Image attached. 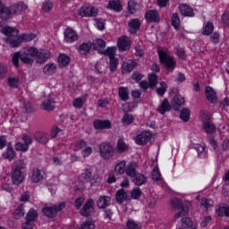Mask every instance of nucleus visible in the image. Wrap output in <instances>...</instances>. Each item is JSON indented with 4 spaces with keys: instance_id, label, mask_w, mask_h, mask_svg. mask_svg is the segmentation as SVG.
Returning a JSON list of instances; mask_svg holds the SVG:
<instances>
[{
    "instance_id": "nucleus-48",
    "label": "nucleus",
    "mask_w": 229,
    "mask_h": 229,
    "mask_svg": "<svg viewBox=\"0 0 229 229\" xmlns=\"http://www.w3.org/2000/svg\"><path fill=\"white\" fill-rule=\"evenodd\" d=\"M38 216V215L37 214V210L30 209L26 216V221H29L30 223H33Z\"/></svg>"
},
{
    "instance_id": "nucleus-38",
    "label": "nucleus",
    "mask_w": 229,
    "mask_h": 229,
    "mask_svg": "<svg viewBox=\"0 0 229 229\" xmlns=\"http://www.w3.org/2000/svg\"><path fill=\"white\" fill-rule=\"evenodd\" d=\"M44 74H47V76H49L51 74H55L56 72V64H47L43 68Z\"/></svg>"
},
{
    "instance_id": "nucleus-12",
    "label": "nucleus",
    "mask_w": 229,
    "mask_h": 229,
    "mask_svg": "<svg viewBox=\"0 0 229 229\" xmlns=\"http://www.w3.org/2000/svg\"><path fill=\"white\" fill-rule=\"evenodd\" d=\"M140 26H142V22L139 18L131 19L128 22L129 33L131 35H137V31L140 30Z\"/></svg>"
},
{
    "instance_id": "nucleus-4",
    "label": "nucleus",
    "mask_w": 229,
    "mask_h": 229,
    "mask_svg": "<svg viewBox=\"0 0 229 229\" xmlns=\"http://www.w3.org/2000/svg\"><path fill=\"white\" fill-rule=\"evenodd\" d=\"M158 56L161 64H165L167 72H173L176 68V61H174V58L170 56V55L164 50L158 51Z\"/></svg>"
},
{
    "instance_id": "nucleus-49",
    "label": "nucleus",
    "mask_w": 229,
    "mask_h": 229,
    "mask_svg": "<svg viewBox=\"0 0 229 229\" xmlns=\"http://www.w3.org/2000/svg\"><path fill=\"white\" fill-rule=\"evenodd\" d=\"M100 55H106V56H108V58H115V48L114 47H107L106 50L104 48L103 51H101Z\"/></svg>"
},
{
    "instance_id": "nucleus-56",
    "label": "nucleus",
    "mask_w": 229,
    "mask_h": 229,
    "mask_svg": "<svg viewBox=\"0 0 229 229\" xmlns=\"http://www.w3.org/2000/svg\"><path fill=\"white\" fill-rule=\"evenodd\" d=\"M221 24L224 28H229V12H225L222 14Z\"/></svg>"
},
{
    "instance_id": "nucleus-60",
    "label": "nucleus",
    "mask_w": 229,
    "mask_h": 229,
    "mask_svg": "<svg viewBox=\"0 0 229 229\" xmlns=\"http://www.w3.org/2000/svg\"><path fill=\"white\" fill-rule=\"evenodd\" d=\"M98 74H105L106 72V66L101 62H98L95 65Z\"/></svg>"
},
{
    "instance_id": "nucleus-19",
    "label": "nucleus",
    "mask_w": 229,
    "mask_h": 229,
    "mask_svg": "<svg viewBox=\"0 0 229 229\" xmlns=\"http://www.w3.org/2000/svg\"><path fill=\"white\" fill-rule=\"evenodd\" d=\"M179 11L184 17H194V9L186 4H181L179 5Z\"/></svg>"
},
{
    "instance_id": "nucleus-55",
    "label": "nucleus",
    "mask_w": 229,
    "mask_h": 229,
    "mask_svg": "<svg viewBox=\"0 0 229 229\" xmlns=\"http://www.w3.org/2000/svg\"><path fill=\"white\" fill-rule=\"evenodd\" d=\"M212 31H214V24L210 21H208L204 27L202 34L208 36L212 33Z\"/></svg>"
},
{
    "instance_id": "nucleus-54",
    "label": "nucleus",
    "mask_w": 229,
    "mask_h": 229,
    "mask_svg": "<svg viewBox=\"0 0 229 229\" xmlns=\"http://www.w3.org/2000/svg\"><path fill=\"white\" fill-rule=\"evenodd\" d=\"M96 225L92 220H88L81 224L79 229H95Z\"/></svg>"
},
{
    "instance_id": "nucleus-11",
    "label": "nucleus",
    "mask_w": 229,
    "mask_h": 229,
    "mask_svg": "<svg viewBox=\"0 0 229 229\" xmlns=\"http://www.w3.org/2000/svg\"><path fill=\"white\" fill-rule=\"evenodd\" d=\"M91 212H94V199H89L81 209L80 214L83 216V217H89Z\"/></svg>"
},
{
    "instance_id": "nucleus-58",
    "label": "nucleus",
    "mask_w": 229,
    "mask_h": 229,
    "mask_svg": "<svg viewBox=\"0 0 229 229\" xmlns=\"http://www.w3.org/2000/svg\"><path fill=\"white\" fill-rule=\"evenodd\" d=\"M15 149L16 151H22L23 153L28 151V149H30V147L22 142H17L15 144Z\"/></svg>"
},
{
    "instance_id": "nucleus-29",
    "label": "nucleus",
    "mask_w": 229,
    "mask_h": 229,
    "mask_svg": "<svg viewBox=\"0 0 229 229\" xmlns=\"http://www.w3.org/2000/svg\"><path fill=\"white\" fill-rule=\"evenodd\" d=\"M139 65V63H137L134 60H128L127 62L123 64V70L125 71V72H131V71H133V69H135V67H137Z\"/></svg>"
},
{
    "instance_id": "nucleus-22",
    "label": "nucleus",
    "mask_w": 229,
    "mask_h": 229,
    "mask_svg": "<svg viewBox=\"0 0 229 229\" xmlns=\"http://www.w3.org/2000/svg\"><path fill=\"white\" fill-rule=\"evenodd\" d=\"M185 105V98L182 95H175L172 100V106L174 110H180V106Z\"/></svg>"
},
{
    "instance_id": "nucleus-23",
    "label": "nucleus",
    "mask_w": 229,
    "mask_h": 229,
    "mask_svg": "<svg viewBox=\"0 0 229 229\" xmlns=\"http://www.w3.org/2000/svg\"><path fill=\"white\" fill-rule=\"evenodd\" d=\"M171 108H173V106H171V103H169L167 98H165L163 99L161 105L157 107V112L161 114V115H164L165 112H171Z\"/></svg>"
},
{
    "instance_id": "nucleus-50",
    "label": "nucleus",
    "mask_w": 229,
    "mask_h": 229,
    "mask_svg": "<svg viewBox=\"0 0 229 229\" xmlns=\"http://www.w3.org/2000/svg\"><path fill=\"white\" fill-rule=\"evenodd\" d=\"M109 69L112 72L117 71V65H119V60L116 57H112L109 59Z\"/></svg>"
},
{
    "instance_id": "nucleus-40",
    "label": "nucleus",
    "mask_w": 229,
    "mask_h": 229,
    "mask_svg": "<svg viewBox=\"0 0 229 229\" xmlns=\"http://www.w3.org/2000/svg\"><path fill=\"white\" fill-rule=\"evenodd\" d=\"M182 225L179 229H191L194 228V225L192 224V220L189 217H183L181 219Z\"/></svg>"
},
{
    "instance_id": "nucleus-7",
    "label": "nucleus",
    "mask_w": 229,
    "mask_h": 229,
    "mask_svg": "<svg viewBox=\"0 0 229 229\" xmlns=\"http://www.w3.org/2000/svg\"><path fill=\"white\" fill-rule=\"evenodd\" d=\"M171 205L173 208H174L175 210H179V212L174 215V219H180V217H184V216H187V214H189V208L186 206H183L182 200L178 199H173L171 200Z\"/></svg>"
},
{
    "instance_id": "nucleus-51",
    "label": "nucleus",
    "mask_w": 229,
    "mask_h": 229,
    "mask_svg": "<svg viewBox=\"0 0 229 229\" xmlns=\"http://www.w3.org/2000/svg\"><path fill=\"white\" fill-rule=\"evenodd\" d=\"M152 180L155 182H160L162 180V175L160 174V170L158 169V166L154 167L152 174Z\"/></svg>"
},
{
    "instance_id": "nucleus-6",
    "label": "nucleus",
    "mask_w": 229,
    "mask_h": 229,
    "mask_svg": "<svg viewBox=\"0 0 229 229\" xmlns=\"http://www.w3.org/2000/svg\"><path fill=\"white\" fill-rule=\"evenodd\" d=\"M64 208H65V202H61L58 205L43 208L42 212L46 217L53 219L56 217L58 212H61V210H64Z\"/></svg>"
},
{
    "instance_id": "nucleus-15",
    "label": "nucleus",
    "mask_w": 229,
    "mask_h": 229,
    "mask_svg": "<svg viewBox=\"0 0 229 229\" xmlns=\"http://www.w3.org/2000/svg\"><path fill=\"white\" fill-rule=\"evenodd\" d=\"M95 130H110L112 128V123L110 120H99L97 119L93 122Z\"/></svg>"
},
{
    "instance_id": "nucleus-5",
    "label": "nucleus",
    "mask_w": 229,
    "mask_h": 229,
    "mask_svg": "<svg viewBox=\"0 0 229 229\" xmlns=\"http://www.w3.org/2000/svg\"><path fill=\"white\" fill-rule=\"evenodd\" d=\"M98 150L100 153V157L104 160H110L111 158H114V155L115 154V151L114 149V147L110 142H102L98 146Z\"/></svg>"
},
{
    "instance_id": "nucleus-1",
    "label": "nucleus",
    "mask_w": 229,
    "mask_h": 229,
    "mask_svg": "<svg viewBox=\"0 0 229 229\" xmlns=\"http://www.w3.org/2000/svg\"><path fill=\"white\" fill-rule=\"evenodd\" d=\"M0 31L7 37L5 42L10 47H19L22 42H31L37 38L34 33H23L19 36V30L10 26L2 28Z\"/></svg>"
},
{
    "instance_id": "nucleus-32",
    "label": "nucleus",
    "mask_w": 229,
    "mask_h": 229,
    "mask_svg": "<svg viewBox=\"0 0 229 229\" xmlns=\"http://www.w3.org/2000/svg\"><path fill=\"white\" fill-rule=\"evenodd\" d=\"M202 128L206 133H216V125L209 120L203 122Z\"/></svg>"
},
{
    "instance_id": "nucleus-43",
    "label": "nucleus",
    "mask_w": 229,
    "mask_h": 229,
    "mask_svg": "<svg viewBox=\"0 0 229 229\" xmlns=\"http://www.w3.org/2000/svg\"><path fill=\"white\" fill-rule=\"evenodd\" d=\"M4 158L5 160H13L15 158V150H13V148L12 146H8L5 153L4 154Z\"/></svg>"
},
{
    "instance_id": "nucleus-46",
    "label": "nucleus",
    "mask_w": 229,
    "mask_h": 229,
    "mask_svg": "<svg viewBox=\"0 0 229 229\" xmlns=\"http://www.w3.org/2000/svg\"><path fill=\"white\" fill-rule=\"evenodd\" d=\"M171 22L174 30H180V16L178 15L177 13L172 14Z\"/></svg>"
},
{
    "instance_id": "nucleus-52",
    "label": "nucleus",
    "mask_w": 229,
    "mask_h": 229,
    "mask_svg": "<svg viewBox=\"0 0 229 229\" xmlns=\"http://www.w3.org/2000/svg\"><path fill=\"white\" fill-rule=\"evenodd\" d=\"M116 149L118 153H124L128 149V146L124 143L123 140H119L116 145Z\"/></svg>"
},
{
    "instance_id": "nucleus-30",
    "label": "nucleus",
    "mask_w": 229,
    "mask_h": 229,
    "mask_svg": "<svg viewBox=\"0 0 229 229\" xmlns=\"http://www.w3.org/2000/svg\"><path fill=\"white\" fill-rule=\"evenodd\" d=\"M77 49L80 55H87L90 53V49H92V43H82L78 47Z\"/></svg>"
},
{
    "instance_id": "nucleus-57",
    "label": "nucleus",
    "mask_w": 229,
    "mask_h": 229,
    "mask_svg": "<svg viewBox=\"0 0 229 229\" xmlns=\"http://www.w3.org/2000/svg\"><path fill=\"white\" fill-rule=\"evenodd\" d=\"M212 206V201L208 199H202L200 202V207L202 210H208Z\"/></svg>"
},
{
    "instance_id": "nucleus-16",
    "label": "nucleus",
    "mask_w": 229,
    "mask_h": 229,
    "mask_svg": "<svg viewBox=\"0 0 229 229\" xmlns=\"http://www.w3.org/2000/svg\"><path fill=\"white\" fill-rule=\"evenodd\" d=\"M147 22H160V14L157 10H148L145 13Z\"/></svg>"
},
{
    "instance_id": "nucleus-36",
    "label": "nucleus",
    "mask_w": 229,
    "mask_h": 229,
    "mask_svg": "<svg viewBox=\"0 0 229 229\" xmlns=\"http://www.w3.org/2000/svg\"><path fill=\"white\" fill-rule=\"evenodd\" d=\"M115 174H124L126 173V161L123 160L114 165Z\"/></svg>"
},
{
    "instance_id": "nucleus-44",
    "label": "nucleus",
    "mask_w": 229,
    "mask_h": 229,
    "mask_svg": "<svg viewBox=\"0 0 229 229\" xmlns=\"http://www.w3.org/2000/svg\"><path fill=\"white\" fill-rule=\"evenodd\" d=\"M180 119L183 121V123H189V119H191V109L183 108L180 114Z\"/></svg>"
},
{
    "instance_id": "nucleus-39",
    "label": "nucleus",
    "mask_w": 229,
    "mask_h": 229,
    "mask_svg": "<svg viewBox=\"0 0 229 229\" xmlns=\"http://www.w3.org/2000/svg\"><path fill=\"white\" fill-rule=\"evenodd\" d=\"M70 62H71V58L69 57V55L65 54H61L58 57L59 67H65L69 65Z\"/></svg>"
},
{
    "instance_id": "nucleus-64",
    "label": "nucleus",
    "mask_w": 229,
    "mask_h": 229,
    "mask_svg": "<svg viewBox=\"0 0 229 229\" xmlns=\"http://www.w3.org/2000/svg\"><path fill=\"white\" fill-rule=\"evenodd\" d=\"M128 11L131 13H135V12H137V4L135 3V1L130 0L128 2Z\"/></svg>"
},
{
    "instance_id": "nucleus-33",
    "label": "nucleus",
    "mask_w": 229,
    "mask_h": 229,
    "mask_svg": "<svg viewBox=\"0 0 229 229\" xmlns=\"http://www.w3.org/2000/svg\"><path fill=\"white\" fill-rule=\"evenodd\" d=\"M117 203H123V201L130 200V198H128V193H126V191L124 189H121L116 192L115 195Z\"/></svg>"
},
{
    "instance_id": "nucleus-18",
    "label": "nucleus",
    "mask_w": 229,
    "mask_h": 229,
    "mask_svg": "<svg viewBox=\"0 0 229 229\" xmlns=\"http://www.w3.org/2000/svg\"><path fill=\"white\" fill-rule=\"evenodd\" d=\"M205 96L209 103H216L217 94L216 93V90L213 89L212 87L208 86L206 88Z\"/></svg>"
},
{
    "instance_id": "nucleus-21",
    "label": "nucleus",
    "mask_w": 229,
    "mask_h": 229,
    "mask_svg": "<svg viewBox=\"0 0 229 229\" xmlns=\"http://www.w3.org/2000/svg\"><path fill=\"white\" fill-rule=\"evenodd\" d=\"M139 167V165L137 162H131L125 168V173L127 176H130V178H133L139 172H137V168Z\"/></svg>"
},
{
    "instance_id": "nucleus-13",
    "label": "nucleus",
    "mask_w": 229,
    "mask_h": 229,
    "mask_svg": "<svg viewBox=\"0 0 229 229\" xmlns=\"http://www.w3.org/2000/svg\"><path fill=\"white\" fill-rule=\"evenodd\" d=\"M151 140V132L149 131H143L140 134H138L135 138V142L139 146H144L148 144Z\"/></svg>"
},
{
    "instance_id": "nucleus-62",
    "label": "nucleus",
    "mask_w": 229,
    "mask_h": 229,
    "mask_svg": "<svg viewBox=\"0 0 229 229\" xmlns=\"http://www.w3.org/2000/svg\"><path fill=\"white\" fill-rule=\"evenodd\" d=\"M142 196V191L140 188H134L131 191V198L132 199H139Z\"/></svg>"
},
{
    "instance_id": "nucleus-34",
    "label": "nucleus",
    "mask_w": 229,
    "mask_h": 229,
    "mask_svg": "<svg viewBox=\"0 0 229 229\" xmlns=\"http://www.w3.org/2000/svg\"><path fill=\"white\" fill-rule=\"evenodd\" d=\"M118 96L121 101H128L130 99V91H128V88L120 87L118 89Z\"/></svg>"
},
{
    "instance_id": "nucleus-26",
    "label": "nucleus",
    "mask_w": 229,
    "mask_h": 229,
    "mask_svg": "<svg viewBox=\"0 0 229 229\" xmlns=\"http://www.w3.org/2000/svg\"><path fill=\"white\" fill-rule=\"evenodd\" d=\"M44 180V172H42L38 168H35L32 171V175H31V182L33 183H38V182H42Z\"/></svg>"
},
{
    "instance_id": "nucleus-35",
    "label": "nucleus",
    "mask_w": 229,
    "mask_h": 229,
    "mask_svg": "<svg viewBox=\"0 0 229 229\" xmlns=\"http://www.w3.org/2000/svg\"><path fill=\"white\" fill-rule=\"evenodd\" d=\"M35 139L38 144H47L49 142V136L43 132H36Z\"/></svg>"
},
{
    "instance_id": "nucleus-24",
    "label": "nucleus",
    "mask_w": 229,
    "mask_h": 229,
    "mask_svg": "<svg viewBox=\"0 0 229 229\" xmlns=\"http://www.w3.org/2000/svg\"><path fill=\"white\" fill-rule=\"evenodd\" d=\"M132 182L138 187H140V185H146L148 183V177L144 174L138 173L132 177Z\"/></svg>"
},
{
    "instance_id": "nucleus-27",
    "label": "nucleus",
    "mask_w": 229,
    "mask_h": 229,
    "mask_svg": "<svg viewBox=\"0 0 229 229\" xmlns=\"http://www.w3.org/2000/svg\"><path fill=\"white\" fill-rule=\"evenodd\" d=\"M92 47L95 49V51H98V53L101 55V51L105 50V47H106V42L101 38H97L93 41Z\"/></svg>"
},
{
    "instance_id": "nucleus-28",
    "label": "nucleus",
    "mask_w": 229,
    "mask_h": 229,
    "mask_svg": "<svg viewBox=\"0 0 229 229\" xmlns=\"http://www.w3.org/2000/svg\"><path fill=\"white\" fill-rule=\"evenodd\" d=\"M25 10H28V5L22 2L11 5V12L13 13V15L15 13H21V12H24Z\"/></svg>"
},
{
    "instance_id": "nucleus-9",
    "label": "nucleus",
    "mask_w": 229,
    "mask_h": 229,
    "mask_svg": "<svg viewBox=\"0 0 229 229\" xmlns=\"http://www.w3.org/2000/svg\"><path fill=\"white\" fill-rule=\"evenodd\" d=\"M98 10L96 7L90 5H84L79 11L81 17H96L98 13Z\"/></svg>"
},
{
    "instance_id": "nucleus-20",
    "label": "nucleus",
    "mask_w": 229,
    "mask_h": 229,
    "mask_svg": "<svg viewBox=\"0 0 229 229\" xmlns=\"http://www.w3.org/2000/svg\"><path fill=\"white\" fill-rule=\"evenodd\" d=\"M117 47L121 51H128L130 49V38L126 36L119 38Z\"/></svg>"
},
{
    "instance_id": "nucleus-42",
    "label": "nucleus",
    "mask_w": 229,
    "mask_h": 229,
    "mask_svg": "<svg viewBox=\"0 0 229 229\" xmlns=\"http://www.w3.org/2000/svg\"><path fill=\"white\" fill-rule=\"evenodd\" d=\"M195 149L199 158H207V148H205V146L197 144L195 145Z\"/></svg>"
},
{
    "instance_id": "nucleus-10",
    "label": "nucleus",
    "mask_w": 229,
    "mask_h": 229,
    "mask_svg": "<svg viewBox=\"0 0 229 229\" xmlns=\"http://www.w3.org/2000/svg\"><path fill=\"white\" fill-rule=\"evenodd\" d=\"M64 35V41L67 44H72V42H76L78 38H80V37L78 36V32H76V30L71 28L65 29Z\"/></svg>"
},
{
    "instance_id": "nucleus-59",
    "label": "nucleus",
    "mask_w": 229,
    "mask_h": 229,
    "mask_svg": "<svg viewBox=\"0 0 229 229\" xmlns=\"http://www.w3.org/2000/svg\"><path fill=\"white\" fill-rule=\"evenodd\" d=\"M8 74V67L0 63V80H4Z\"/></svg>"
},
{
    "instance_id": "nucleus-2",
    "label": "nucleus",
    "mask_w": 229,
    "mask_h": 229,
    "mask_svg": "<svg viewBox=\"0 0 229 229\" xmlns=\"http://www.w3.org/2000/svg\"><path fill=\"white\" fill-rule=\"evenodd\" d=\"M36 53L37 47H30L21 54V52L14 53L12 62L15 67H19V60H21L22 64H29L31 65V64H33V59L35 58Z\"/></svg>"
},
{
    "instance_id": "nucleus-31",
    "label": "nucleus",
    "mask_w": 229,
    "mask_h": 229,
    "mask_svg": "<svg viewBox=\"0 0 229 229\" xmlns=\"http://www.w3.org/2000/svg\"><path fill=\"white\" fill-rule=\"evenodd\" d=\"M106 8L108 10H114V12H121L123 10V5L119 0H110Z\"/></svg>"
},
{
    "instance_id": "nucleus-17",
    "label": "nucleus",
    "mask_w": 229,
    "mask_h": 229,
    "mask_svg": "<svg viewBox=\"0 0 229 229\" xmlns=\"http://www.w3.org/2000/svg\"><path fill=\"white\" fill-rule=\"evenodd\" d=\"M55 104L56 102H55V100L51 98H45L41 103V108L46 112H53V110L56 108Z\"/></svg>"
},
{
    "instance_id": "nucleus-53",
    "label": "nucleus",
    "mask_w": 229,
    "mask_h": 229,
    "mask_svg": "<svg viewBox=\"0 0 229 229\" xmlns=\"http://www.w3.org/2000/svg\"><path fill=\"white\" fill-rule=\"evenodd\" d=\"M7 81L9 87H11L12 89H19V78L10 77Z\"/></svg>"
},
{
    "instance_id": "nucleus-25",
    "label": "nucleus",
    "mask_w": 229,
    "mask_h": 229,
    "mask_svg": "<svg viewBox=\"0 0 229 229\" xmlns=\"http://www.w3.org/2000/svg\"><path fill=\"white\" fill-rule=\"evenodd\" d=\"M111 198L106 195L100 196L97 201V207L98 208H106V207H110Z\"/></svg>"
},
{
    "instance_id": "nucleus-3",
    "label": "nucleus",
    "mask_w": 229,
    "mask_h": 229,
    "mask_svg": "<svg viewBox=\"0 0 229 229\" xmlns=\"http://www.w3.org/2000/svg\"><path fill=\"white\" fill-rule=\"evenodd\" d=\"M24 169H26L24 159H19L14 162V165L12 168V182L13 185L19 186L24 182Z\"/></svg>"
},
{
    "instance_id": "nucleus-47",
    "label": "nucleus",
    "mask_w": 229,
    "mask_h": 229,
    "mask_svg": "<svg viewBox=\"0 0 229 229\" xmlns=\"http://www.w3.org/2000/svg\"><path fill=\"white\" fill-rule=\"evenodd\" d=\"M134 120H135V117H133L132 114L125 113L122 118V123L123 124H125L126 126H128L129 124H131Z\"/></svg>"
},
{
    "instance_id": "nucleus-14",
    "label": "nucleus",
    "mask_w": 229,
    "mask_h": 229,
    "mask_svg": "<svg viewBox=\"0 0 229 229\" xmlns=\"http://www.w3.org/2000/svg\"><path fill=\"white\" fill-rule=\"evenodd\" d=\"M12 15H13L12 7H5L3 1L0 0V19L2 21H8V19H12Z\"/></svg>"
},
{
    "instance_id": "nucleus-41",
    "label": "nucleus",
    "mask_w": 229,
    "mask_h": 229,
    "mask_svg": "<svg viewBox=\"0 0 229 229\" xmlns=\"http://www.w3.org/2000/svg\"><path fill=\"white\" fill-rule=\"evenodd\" d=\"M148 79L149 89H155L158 84V75H157L156 73H150L148 74Z\"/></svg>"
},
{
    "instance_id": "nucleus-63",
    "label": "nucleus",
    "mask_w": 229,
    "mask_h": 229,
    "mask_svg": "<svg viewBox=\"0 0 229 229\" xmlns=\"http://www.w3.org/2000/svg\"><path fill=\"white\" fill-rule=\"evenodd\" d=\"M13 216L15 219H21V217H24V208H18L14 210Z\"/></svg>"
},
{
    "instance_id": "nucleus-45",
    "label": "nucleus",
    "mask_w": 229,
    "mask_h": 229,
    "mask_svg": "<svg viewBox=\"0 0 229 229\" xmlns=\"http://www.w3.org/2000/svg\"><path fill=\"white\" fill-rule=\"evenodd\" d=\"M157 96L162 98L167 92V84L165 81L160 82V87L156 89Z\"/></svg>"
},
{
    "instance_id": "nucleus-61",
    "label": "nucleus",
    "mask_w": 229,
    "mask_h": 229,
    "mask_svg": "<svg viewBox=\"0 0 229 229\" xmlns=\"http://www.w3.org/2000/svg\"><path fill=\"white\" fill-rule=\"evenodd\" d=\"M43 12H51L53 10V2L51 0H46L42 5Z\"/></svg>"
},
{
    "instance_id": "nucleus-37",
    "label": "nucleus",
    "mask_w": 229,
    "mask_h": 229,
    "mask_svg": "<svg viewBox=\"0 0 229 229\" xmlns=\"http://www.w3.org/2000/svg\"><path fill=\"white\" fill-rule=\"evenodd\" d=\"M80 182L81 183H89V182H92V172L89 170H85L80 176Z\"/></svg>"
},
{
    "instance_id": "nucleus-8",
    "label": "nucleus",
    "mask_w": 229,
    "mask_h": 229,
    "mask_svg": "<svg viewBox=\"0 0 229 229\" xmlns=\"http://www.w3.org/2000/svg\"><path fill=\"white\" fill-rule=\"evenodd\" d=\"M34 58L37 64H46L49 58H51V52L49 50H38L36 48V54H34Z\"/></svg>"
}]
</instances>
